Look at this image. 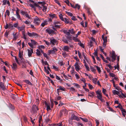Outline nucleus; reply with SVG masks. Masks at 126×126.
Returning <instances> with one entry per match:
<instances>
[{"label":"nucleus","instance_id":"obj_48","mask_svg":"<svg viewBox=\"0 0 126 126\" xmlns=\"http://www.w3.org/2000/svg\"><path fill=\"white\" fill-rule=\"evenodd\" d=\"M79 118L84 122H87L88 121V120L86 118H83L81 117H80Z\"/></svg>","mask_w":126,"mask_h":126},{"label":"nucleus","instance_id":"obj_33","mask_svg":"<svg viewBox=\"0 0 126 126\" xmlns=\"http://www.w3.org/2000/svg\"><path fill=\"white\" fill-rule=\"evenodd\" d=\"M94 66L96 67V69L98 71V73L99 74L101 72V70H100V67H98V66H97L96 65H95Z\"/></svg>","mask_w":126,"mask_h":126},{"label":"nucleus","instance_id":"obj_13","mask_svg":"<svg viewBox=\"0 0 126 126\" xmlns=\"http://www.w3.org/2000/svg\"><path fill=\"white\" fill-rule=\"evenodd\" d=\"M111 57L112 58L111 61L112 62H113L115 60L116 58L115 53L114 51H112V56Z\"/></svg>","mask_w":126,"mask_h":126},{"label":"nucleus","instance_id":"obj_44","mask_svg":"<svg viewBox=\"0 0 126 126\" xmlns=\"http://www.w3.org/2000/svg\"><path fill=\"white\" fill-rule=\"evenodd\" d=\"M73 84L77 88H79L80 87L79 85L77 83H73Z\"/></svg>","mask_w":126,"mask_h":126},{"label":"nucleus","instance_id":"obj_18","mask_svg":"<svg viewBox=\"0 0 126 126\" xmlns=\"http://www.w3.org/2000/svg\"><path fill=\"white\" fill-rule=\"evenodd\" d=\"M18 34L16 32L15 33H13V35L14 39L15 40H16L18 38Z\"/></svg>","mask_w":126,"mask_h":126},{"label":"nucleus","instance_id":"obj_11","mask_svg":"<svg viewBox=\"0 0 126 126\" xmlns=\"http://www.w3.org/2000/svg\"><path fill=\"white\" fill-rule=\"evenodd\" d=\"M33 49L30 48L27 49L28 55L29 57H31L32 53H33Z\"/></svg>","mask_w":126,"mask_h":126},{"label":"nucleus","instance_id":"obj_2","mask_svg":"<svg viewBox=\"0 0 126 126\" xmlns=\"http://www.w3.org/2000/svg\"><path fill=\"white\" fill-rule=\"evenodd\" d=\"M96 93L97 95V98L99 99L101 102H103V100L102 98L101 91L98 90L96 91Z\"/></svg>","mask_w":126,"mask_h":126},{"label":"nucleus","instance_id":"obj_28","mask_svg":"<svg viewBox=\"0 0 126 126\" xmlns=\"http://www.w3.org/2000/svg\"><path fill=\"white\" fill-rule=\"evenodd\" d=\"M90 68L91 71L94 73H95L96 72V70L94 67L92 66H90Z\"/></svg>","mask_w":126,"mask_h":126},{"label":"nucleus","instance_id":"obj_3","mask_svg":"<svg viewBox=\"0 0 126 126\" xmlns=\"http://www.w3.org/2000/svg\"><path fill=\"white\" fill-rule=\"evenodd\" d=\"M27 34L30 37H34L35 38H36L38 36V34L34 32L30 33L28 32H27Z\"/></svg>","mask_w":126,"mask_h":126},{"label":"nucleus","instance_id":"obj_45","mask_svg":"<svg viewBox=\"0 0 126 126\" xmlns=\"http://www.w3.org/2000/svg\"><path fill=\"white\" fill-rule=\"evenodd\" d=\"M59 16L60 19L62 21H64V19L63 17V15L62 14L59 15Z\"/></svg>","mask_w":126,"mask_h":126},{"label":"nucleus","instance_id":"obj_12","mask_svg":"<svg viewBox=\"0 0 126 126\" xmlns=\"http://www.w3.org/2000/svg\"><path fill=\"white\" fill-rule=\"evenodd\" d=\"M71 119L72 120H76L78 121H79L80 120L79 118L76 116L74 114H73L72 115L71 117Z\"/></svg>","mask_w":126,"mask_h":126},{"label":"nucleus","instance_id":"obj_41","mask_svg":"<svg viewBox=\"0 0 126 126\" xmlns=\"http://www.w3.org/2000/svg\"><path fill=\"white\" fill-rule=\"evenodd\" d=\"M93 82V83L95 84H97L96 81L97 80V79L96 78H93L92 79Z\"/></svg>","mask_w":126,"mask_h":126},{"label":"nucleus","instance_id":"obj_23","mask_svg":"<svg viewBox=\"0 0 126 126\" xmlns=\"http://www.w3.org/2000/svg\"><path fill=\"white\" fill-rule=\"evenodd\" d=\"M49 16L50 17V18H51L52 19L56 18V17L55 14H49Z\"/></svg>","mask_w":126,"mask_h":126},{"label":"nucleus","instance_id":"obj_60","mask_svg":"<svg viewBox=\"0 0 126 126\" xmlns=\"http://www.w3.org/2000/svg\"><path fill=\"white\" fill-rule=\"evenodd\" d=\"M9 28L11 29H13V25L12 24H9Z\"/></svg>","mask_w":126,"mask_h":126},{"label":"nucleus","instance_id":"obj_39","mask_svg":"<svg viewBox=\"0 0 126 126\" xmlns=\"http://www.w3.org/2000/svg\"><path fill=\"white\" fill-rule=\"evenodd\" d=\"M87 13L91 15V14L92 12L90 8H87Z\"/></svg>","mask_w":126,"mask_h":126},{"label":"nucleus","instance_id":"obj_4","mask_svg":"<svg viewBox=\"0 0 126 126\" xmlns=\"http://www.w3.org/2000/svg\"><path fill=\"white\" fill-rule=\"evenodd\" d=\"M58 50L55 47H54L52 48V50H49L48 51V54L49 55L51 54H54Z\"/></svg>","mask_w":126,"mask_h":126},{"label":"nucleus","instance_id":"obj_42","mask_svg":"<svg viewBox=\"0 0 126 126\" xmlns=\"http://www.w3.org/2000/svg\"><path fill=\"white\" fill-rule=\"evenodd\" d=\"M27 13V12H26L25 11H23L22 10L20 11V13L23 16L25 15Z\"/></svg>","mask_w":126,"mask_h":126},{"label":"nucleus","instance_id":"obj_37","mask_svg":"<svg viewBox=\"0 0 126 126\" xmlns=\"http://www.w3.org/2000/svg\"><path fill=\"white\" fill-rule=\"evenodd\" d=\"M64 21L65 23L67 24H68L69 23V20L67 18H65L64 21Z\"/></svg>","mask_w":126,"mask_h":126},{"label":"nucleus","instance_id":"obj_10","mask_svg":"<svg viewBox=\"0 0 126 126\" xmlns=\"http://www.w3.org/2000/svg\"><path fill=\"white\" fill-rule=\"evenodd\" d=\"M74 66L75 69L78 72L80 69V66L78 64L77 62L75 63Z\"/></svg>","mask_w":126,"mask_h":126},{"label":"nucleus","instance_id":"obj_5","mask_svg":"<svg viewBox=\"0 0 126 126\" xmlns=\"http://www.w3.org/2000/svg\"><path fill=\"white\" fill-rule=\"evenodd\" d=\"M46 32L49 34H56V33L53 30L48 28L46 30Z\"/></svg>","mask_w":126,"mask_h":126},{"label":"nucleus","instance_id":"obj_17","mask_svg":"<svg viewBox=\"0 0 126 126\" xmlns=\"http://www.w3.org/2000/svg\"><path fill=\"white\" fill-rule=\"evenodd\" d=\"M2 2L3 3L2 4L3 5H5L6 3L8 4V6H9L10 5V3L8 0H3L2 1Z\"/></svg>","mask_w":126,"mask_h":126},{"label":"nucleus","instance_id":"obj_15","mask_svg":"<svg viewBox=\"0 0 126 126\" xmlns=\"http://www.w3.org/2000/svg\"><path fill=\"white\" fill-rule=\"evenodd\" d=\"M17 28L19 32L24 30L25 31V26L24 25H23L21 27H18Z\"/></svg>","mask_w":126,"mask_h":126},{"label":"nucleus","instance_id":"obj_30","mask_svg":"<svg viewBox=\"0 0 126 126\" xmlns=\"http://www.w3.org/2000/svg\"><path fill=\"white\" fill-rule=\"evenodd\" d=\"M31 41L33 45H36L37 44V43L33 40L31 39Z\"/></svg>","mask_w":126,"mask_h":126},{"label":"nucleus","instance_id":"obj_47","mask_svg":"<svg viewBox=\"0 0 126 126\" xmlns=\"http://www.w3.org/2000/svg\"><path fill=\"white\" fill-rule=\"evenodd\" d=\"M38 2L39 4H41L42 6L46 4L45 2L44 1L42 2Z\"/></svg>","mask_w":126,"mask_h":126},{"label":"nucleus","instance_id":"obj_25","mask_svg":"<svg viewBox=\"0 0 126 126\" xmlns=\"http://www.w3.org/2000/svg\"><path fill=\"white\" fill-rule=\"evenodd\" d=\"M12 68L14 70H16L17 68V65L16 63H14L13 64V66H12Z\"/></svg>","mask_w":126,"mask_h":126},{"label":"nucleus","instance_id":"obj_22","mask_svg":"<svg viewBox=\"0 0 126 126\" xmlns=\"http://www.w3.org/2000/svg\"><path fill=\"white\" fill-rule=\"evenodd\" d=\"M112 93L114 95L117 94L119 96H121V95H120L119 92L116 90H114L112 91Z\"/></svg>","mask_w":126,"mask_h":126},{"label":"nucleus","instance_id":"obj_29","mask_svg":"<svg viewBox=\"0 0 126 126\" xmlns=\"http://www.w3.org/2000/svg\"><path fill=\"white\" fill-rule=\"evenodd\" d=\"M19 57L20 58L21 60H22L23 59V57L22 53H21L20 51H19Z\"/></svg>","mask_w":126,"mask_h":126},{"label":"nucleus","instance_id":"obj_43","mask_svg":"<svg viewBox=\"0 0 126 126\" xmlns=\"http://www.w3.org/2000/svg\"><path fill=\"white\" fill-rule=\"evenodd\" d=\"M78 52L79 58L80 59H82V57L81 56V53L79 51H78Z\"/></svg>","mask_w":126,"mask_h":126},{"label":"nucleus","instance_id":"obj_21","mask_svg":"<svg viewBox=\"0 0 126 126\" xmlns=\"http://www.w3.org/2000/svg\"><path fill=\"white\" fill-rule=\"evenodd\" d=\"M69 33H70H70L72 34H75V32L74 31V30L73 28L71 29L68 30Z\"/></svg>","mask_w":126,"mask_h":126},{"label":"nucleus","instance_id":"obj_31","mask_svg":"<svg viewBox=\"0 0 126 126\" xmlns=\"http://www.w3.org/2000/svg\"><path fill=\"white\" fill-rule=\"evenodd\" d=\"M37 52H36V55L37 56H39L41 55V54L40 51L38 49L36 50Z\"/></svg>","mask_w":126,"mask_h":126},{"label":"nucleus","instance_id":"obj_59","mask_svg":"<svg viewBox=\"0 0 126 126\" xmlns=\"http://www.w3.org/2000/svg\"><path fill=\"white\" fill-rule=\"evenodd\" d=\"M70 91H72L73 92H75V90L73 87H70Z\"/></svg>","mask_w":126,"mask_h":126},{"label":"nucleus","instance_id":"obj_20","mask_svg":"<svg viewBox=\"0 0 126 126\" xmlns=\"http://www.w3.org/2000/svg\"><path fill=\"white\" fill-rule=\"evenodd\" d=\"M48 24L47 21V20H45L44 21V22L42 23L41 24V26L42 27H44L45 25Z\"/></svg>","mask_w":126,"mask_h":126},{"label":"nucleus","instance_id":"obj_35","mask_svg":"<svg viewBox=\"0 0 126 126\" xmlns=\"http://www.w3.org/2000/svg\"><path fill=\"white\" fill-rule=\"evenodd\" d=\"M54 25H58L59 24H61L60 21H58L57 20H55L54 22H53Z\"/></svg>","mask_w":126,"mask_h":126},{"label":"nucleus","instance_id":"obj_7","mask_svg":"<svg viewBox=\"0 0 126 126\" xmlns=\"http://www.w3.org/2000/svg\"><path fill=\"white\" fill-rule=\"evenodd\" d=\"M57 88H58L57 89V92L58 93V94L59 95V93L60 92V90L65 91V88L63 87H62L61 86H57Z\"/></svg>","mask_w":126,"mask_h":126},{"label":"nucleus","instance_id":"obj_49","mask_svg":"<svg viewBox=\"0 0 126 126\" xmlns=\"http://www.w3.org/2000/svg\"><path fill=\"white\" fill-rule=\"evenodd\" d=\"M53 68L55 70L57 71L58 70V67L57 66H56L54 65H53L52 66Z\"/></svg>","mask_w":126,"mask_h":126},{"label":"nucleus","instance_id":"obj_24","mask_svg":"<svg viewBox=\"0 0 126 126\" xmlns=\"http://www.w3.org/2000/svg\"><path fill=\"white\" fill-rule=\"evenodd\" d=\"M23 81L29 85H32V83L28 80H23Z\"/></svg>","mask_w":126,"mask_h":126},{"label":"nucleus","instance_id":"obj_32","mask_svg":"<svg viewBox=\"0 0 126 126\" xmlns=\"http://www.w3.org/2000/svg\"><path fill=\"white\" fill-rule=\"evenodd\" d=\"M116 107L118 108H119L121 110H122L123 109L122 106L120 103H119L118 105Z\"/></svg>","mask_w":126,"mask_h":126},{"label":"nucleus","instance_id":"obj_53","mask_svg":"<svg viewBox=\"0 0 126 126\" xmlns=\"http://www.w3.org/2000/svg\"><path fill=\"white\" fill-rule=\"evenodd\" d=\"M17 18L19 20H21L20 16L19 14H16Z\"/></svg>","mask_w":126,"mask_h":126},{"label":"nucleus","instance_id":"obj_58","mask_svg":"<svg viewBox=\"0 0 126 126\" xmlns=\"http://www.w3.org/2000/svg\"><path fill=\"white\" fill-rule=\"evenodd\" d=\"M94 93L93 92H92V93H90V94H89V95L90 96L92 97L94 95Z\"/></svg>","mask_w":126,"mask_h":126},{"label":"nucleus","instance_id":"obj_1","mask_svg":"<svg viewBox=\"0 0 126 126\" xmlns=\"http://www.w3.org/2000/svg\"><path fill=\"white\" fill-rule=\"evenodd\" d=\"M49 41L50 42V45L53 46L56 45H57L58 43L57 40L53 37L50 38L49 39Z\"/></svg>","mask_w":126,"mask_h":126},{"label":"nucleus","instance_id":"obj_27","mask_svg":"<svg viewBox=\"0 0 126 126\" xmlns=\"http://www.w3.org/2000/svg\"><path fill=\"white\" fill-rule=\"evenodd\" d=\"M45 106L47 107V110H50L51 109L49 104H47L46 102H45Z\"/></svg>","mask_w":126,"mask_h":126},{"label":"nucleus","instance_id":"obj_57","mask_svg":"<svg viewBox=\"0 0 126 126\" xmlns=\"http://www.w3.org/2000/svg\"><path fill=\"white\" fill-rule=\"evenodd\" d=\"M119 95H121V96H120L121 97L123 98H124L126 97V96L123 93H122L121 95L119 94Z\"/></svg>","mask_w":126,"mask_h":126},{"label":"nucleus","instance_id":"obj_62","mask_svg":"<svg viewBox=\"0 0 126 126\" xmlns=\"http://www.w3.org/2000/svg\"><path fill=\"white\" fill-rule=\"evenodd\" d=\"M93 42L92 41H90L89 43V46H90V47H92L93 46Z\"/></svg>","mask_w":126,"mask_h":126},{"label":"nucleus","instance_id":"obj_38","mask_svg":"<svg viewBox=\"0 0 126 126\" xmlns=\"http://www.w3.org/2000/svg\"><path fill=\"white\" fill-rule=\"evenodd\" d=\"M63 32L64 33L66 34L67 35H70V33L69 32H67V30H64L63 31Z\"/></svg>","mask_w":126,"mask_h":126},{"label":"nucleus","instance_id":"obj_36","mask_svg":"<svg viewBox=\"0 0 126 126\" xmlns=\"http://www.w3.org/2000/svg\"><path fill=\"white\" fill-rule=\"evenodd\" d=\"M72 70L71 71V74H74L75 73H76L75 71L74 68V67H71Z\"/></svg>","mask_w":126,"mask_h":126},{"label":"nucleus","instance_id":"obj_40","mask_svg":"<svg viewBox=\"0 0 126 126\" xmlns=\"http://www.w3.org/2000/svg\"><path fill=\"white\" fill-rule=\"evenodd\" d=\"M82 54L84 57V59H85L86 61L87 62L88 61V60L83 52H82Z\"/></svg>","mask_w":126,"mask_h":126},{"label":"nucleus","instance_id":"obj_50","mask_svg":"<svg viewBox=\"0 0 126 126\" xmlns=\"http://www.w3.org/2000/svg\"><path fill=\"white\" fill-rule=\"evenodd\" d=\"M24 22L25 24L27 25H29L31 23V22L30 21L27 20H26L25 21H24Z\"/></svg>","mask_w":126,"mask_h":126},{"label":"nucleus","instance_id":"obj_6","mask_svg":"<svg viewBox=\"0 0 126 126\" xmlns=\"http://www.w3.org/2000/svg\"><path fill=\"white\" fill-rule=\"evenodd\" d=\"M34 23L37 25L39 24L40 22V19L37 16H36L34 19Z\"/></svg>","mask_w":126,"mask_h":126},{"label":"nucleus","instance_id":"obj_64","mask_svg":"<svg viewBox=\"0 0 126 126\" xmlns=\"http://www.w3.org/2000/svg\"><path fill=\"white\" fill-rule=\"evenodd\" d=\"M95 121L96 124V126H98L99 124V121L97 119H96L95 120Z\"/></svg>","mask_w":126,"mask_h":126},{"label":"nucleus","instance_id":"obj_55","mask_svg":"<svg viewBox=\"0 0 126 126\" xmlns=\"http://www.w3.org/2000/svg\"><path fill=\"white\" fill-rule=\"evenodd\" d=\"M88 86L89 87V89L91 90H92L93 88V87L92 85H91L90 84H88Z\"/></svg>","mask_w":126,"mask_h":126},{"label":"nucleus","instance_id":"obj_34","mask_svg":"<svg viewBox=\"0 0 126 126\" xmlns=\"http://www.w3.org/2000/svg\"><path fill=\"white\" fill-rule=\"evenodd\" d=\"M43 9H42V11L44 12H46L47 11V6L44 5L43 6Z\"/></svg>","mask_w":126,"mask_h":126},{"label":"nucleus","instance_id":"obj_9","mask_svg":"<svg viewBox=\"0 0 126 126\" xmlns=\"http://www.w3.org/2000/svg\"><path fill=\"white\" fill-rule=\"evenodd\" d=\"M0 89L3 91H5L7 89L5 86L4 83L1 82H0Z\"/></svg>","mask_w":126,"mask_h":126},{"label":"nucleus","instance_id":"obj_63","mask_svg":"<svg viewBox=\"0 0 126 126\" xmlns=\"http://www.w3.org/2000/svg\"><path fill=\"white\" fill-rule=\"evenodd\" d=\"M62 55L63 56V57H66L67 56V55L66 54V53L65 52H63L62 53Z\"/></svg>","mask_w":126,"mask_h":126},{"label":"nucleus","instance_id":"obj_8","mask_svg":"<svg viewBox=\"0 0 126 126\" xmlns=\"http://www.w3.org/2000/svg\"><path fill=\"white\" fill-rule=\"evenodd\" d=\"M102 38L104 41L103 43V46L104 47H105L106 46V43L107 41V37H104V36L102 35Z\"/></svg>","mask_w":126,"mask_h":126},{"label":"nucleus","instance_id":"obj_46","mask_svg":"<svg viewBox=\"0 0 126 126\" xmlns=\"http://www.w3.org/2000/svg\"><path fill=\"white\" fill-rule=\"evenodd\" d=\"M38 3H36L35 2L33 4V5H34L36 7H38V8H39V9H41V7L39 6L38 5Z\"/></svg>","mask_w":126,"mask_h":126},{"label":"nucleus","instance_id":"obj_16","mask_svg":"<svg viewBox=\"0 0 126 126\" xmlns=\"http://www.w3.org/2000/svg\"><path fill=\"white\" fill-rule=\"evenodd\" d=\"M69 48V46H66L63 47L62 48L63 50L65 51L66 52H68Z\"/></svg>","mask_w":126,"mask_h":126},{"label":"nucleus","instance_id":"obj_61","mask_svg":"<svg viewBox=\"0 0 126 126\" xmlns=\"http://www.w3.org/2000/svg\"><path fill=\"white\" fill-rule=\"evenodd\" d=\"M45 120L46 122V123H48L50 121V120L49 118H47V117L45 119Z\"/></svg>","mask_w":126,"mask_h":126},{"label":"nucleus","instance_id":"obj_52","mask_svg":"<svg viewBox=\"0 0 126 126\" xmlns=\"http://www.w3.org/2000/svg\"><path fill=\"white\" fill-rule=\"evenodd\" d=\"M66 14H67V15L69 16H73V14L67 11H66Z\"/></svg>","mask_w":126,"mask_h":126},{"label":"nucleus","instance_id":"obj_54","mask_svg":"<svg viewBox=\"0 0 126 126\" xmlns=\"http://www.w3.org/2000/svg\"><path fill=\"white\" fill-rule=\"evenodd\" d=\"M25 16L28 19H30L31 18V16L29 15V14H28L27 12L26 13Z\"/></svg>","mask_w":126,"mask_h":126},{"label":"nucleus","instance_id":"obj_19","mask_svg":"<svg viewBox=\"0 0 126 126\" xmlns=\"http://www.w3.org/2000/svg\"><path fill=\"white\" fill-rule=\"evenodd\" d=\"M67 112L66 109L64 108L60 112V113L61 115H62L63 113L65 114H67Z\"/></svg>","mask_w":126,"mask_h":126},{"label":"nucleus","instance_id":"obj_26","mask_svg":"<svg viewBox=\"0 0 126 126\" xmlns=\"http://www.w3.org/2000/svg\"><path fill=\"white\" fill-rule=\"evenodd\" d=\"M121 111L122 113V115H123L124 117H125L126 115V111L125 110V109H123Z\"/></svg>","mask_w":126,"mask_h":126},{"label":"nucleus","instance_id":"obj_14","mask_svg":"<svg viewBox=\"0 0 126 126\" xmlns=\"http://www.w3.org/2000/svg\"><path fill=\"white\" fill-rule=\"evenodd\" d=\"M32 110L33 112H35L38 110V109L36 105H34L32 106Z\"/></svg>","mask_w":126,"mask_h":126},{"label":"nucleus","instance_id":"obj_56","mask_svg":"<svg viewBox=\"0 0 126 126\" xmlns=\"http://www.w3.org/2000/svg\"><path fill=\"white\" fill-rule=\"evenodd\" d=\"M84 65L85 67V68L87 71H89V68L88 65L86 64Z\"/></svg>","mask_w":126,"mask_h":126},{"label":"nucleus","instance_id":"obj_51","mask_svg":"<svg viewBox=\"0 0 126 126\" xmlns=\"http://www.w3.org/2000/svg\"><path fill=\"white\" fill-rule=\"evenodd\" d=\"M77 37H73L72 38V39L73 40L75 41L76 42H77V41H78L79 40L77 38Z\"/></svg>","mask_w":126,"mask_h":126}]
</instances>
